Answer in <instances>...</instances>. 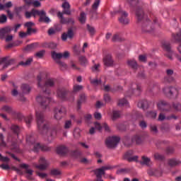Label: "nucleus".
<instances>
[{
	"mask_svg": "<svg viewBox=\"0 0 181 181\" xmlns=\"http://www.w3.org/2000/svg\"><path fill=\"white\" fill-rule=\"evenodd\" d=\"M86 94L84 93L81 94L79 96V99L78 100V102H77L78 110H80V108H81V104H83V103H86Z\"/></svg>",
	"mask_w": 181,
	"mask_h": 181,
	"instance_id": "473e14b6",
	"label": "nucleus"
},
{
	"mask_svg": "<svg viewBox=\"0 0 181 181\" xmlns=\"http://www.w3.org/2000/svg\"><path fill=\"white\" fill-rule=\"evenodd\" d=\"M141 85L136 83H132L130 86V88L126 93V97H131L132 94H135V95H139L141 94Z\"/></svg>",
	"mask_w": 181,
	"mask_h": 181,
	"instance_id": "6e6552de",
	"label": "nucleus"
},
{
	"mask_svg": "<svg viewBox=\"0 0 181 181\" xmlns=\"http://www.w3.org/2000/svg\"><path fill=\"white\" fill-rule=\"evenodd\" d=\"M68 153L69 148H67V147H66L65 146H59L57 148V153H58V155L64 156V155H67Z\"/></svg>",
	"mask_w": 181,
	"mask_h": 181,
	"instance_id": "b1692460",
	"label": "nucleus"
},
{
	"mask_svg": "<svg viewBox=\"0 0 181 181\" xmlns=\"http://www.w3.org/2000/svg\"><path fill=\"white\" fill-rule=\"evenodd\" d=\"M73 127V122H71V120H65L64 124V129L65 131H69Z\"/></svg>",
	"mask_w": 181,
	"mask_h": 181,
	"instance_id": "4c0bfd02",
	"label": "nucleus"
},
{
	"mask_svg": "<svg viewBox=\"0 0 181 181\" xmlns=\"http://www.w3.org/2000/svg\"><path fill=\"white\" fill-rule=\"evenodd\" d=\"M108 167H102L101 168H98L95 170V175H96L97 177H103V175L105 174V170H107Z\"/></svg>",
	"mask_w": 181,
	"mask_h": 181,
	"instance_id": "c756f323",
	"label": "nucleus"
},
{
	"mask_svg": "<svg viewBox=\"0 0 181 181\" xmlns=\"http://www.w3.org/2000/svg\"><path fill=\"white\" fill-rule=\"evenodd\" d=\"M121 117V111L113 110L112 112V119H117Z\"/></svg>",
	"mask_w": 181,
	"mask_h": 181,
	"instance_id": "de8ad7c7",
	"label": "nucleus"
},
{
	"mask_svg": "<svg viewBox=\"0 0 181 181\" xmlns=\"http://www.w3.org/2000/svg\"><path fill=\"white\" fill-rule=\"evenodd\" d=\"M132 155H134V151L132 150L128 151L124 153V159H126V160H129Z\"/></svg>",
	"mask_w": 181,
	"mask_h": 181,
	"instance_id": "a18cd8bd",
	"label": "nucleus"
},
{
	"mask_svg": "<svg viewBox=\"0 0 181 181\" xmlns=\"http://www.w3.org/2000/svg\"><path fill=\"white\" fill-rule=\"evenodd\" d=\"M136 16L139 22H143L141 25V30L144 33H151L153 30L152 27V22L148 19V17L144 13L142 8L138 6L136 10Z\"/></svg>",
	"mask_w": 181,
	"mask_h": 181,
	"instance_id": "f03ea898",
	"label": "nucleus"
},
{
	"mask_svg": "<svg viewBox=\"0 0 181 181\" xmlns=\"http://www.w3.org/2000/svg\"><path fill=\"white\" fill-rule=\"evenodd\" d=\"M137 106L142 110H147L148 107H149V103L146 100H140Z\"/></svg>",
	"mask_w": 181,
	"mask_h": 181,
	"instance_id": "2f4dec72",
	"label": "nucleus"
},
{
	"mask_svg": "<svg viewBox=\"0 0 181 181\" xmlns=\"http://www.w3.org/2000/svg\"><path fill=\"white\" fill-rule=\"evenodd\" d=\"M60 170L57 169H53L51 170V175H53V176H58V175H60Z\"/></svg>",
	"mask_w": 181,
	"mask_h": 181,
	"instance_id": "338daca9",
	"label": "nucleus"
},
{
	"mask_svg": "<svg viewBox=\"0 0 181 181\" xmlns=\"http://www.w3.org/2000/svg\"><path fill=\"white\" fill-rule=\"evenodd\" d=\"M37 46V45H36V43H33V44L28 45L25 47V50H27V52L33 50V49H35V47Z\"/></svg>",
	"mask_w": 181,
	"mask_h": 181,
	"instance_id": "5fc2aeb1",
	"label": "nucleus"
},
{
	"mask_svg": "<svg viewBox=\"0 0 181 181\" xmlns=\"http://www.w3.org/2000/svg\"><path fill=\"white\" fill-rule=\"evenodd\" d=\"M4 139V134H2V133H0V146H6V143Z\"/></svg>",
	"mask_w": 181,
	"mask_h": 181,
	"instance_id": "bf43d9fd",
	"label": "nucleus"
},
{
	"mask_svg": "<svg viewBox=\"0 0 181 181\" xmlns=\"http://www.w3.org/2000/svg\"><path fill=\"white\" fill-rule=\"evenodd\" d=\"M24 26L27 28V30H28V33L30 32V28H33L35 26V23L32 21L27 22L24 24Z\"/></svg>",
	"mask_w": 181,
	"mask_h": 181,
	"instance_id": "8fccbe9b",
	"label": "nucleus"
},
{
	"mask_svg": "<svg viewBox=\"0 0 181 181\" xmlns=\"http://www.w3.org/2000/svg\"><path fill=\"white\" fill-rule=\"evenodd\" d=\"M37 81L39 88H41L45 95L50 94V90H49L48 87H54V84H56V79L53 78H48L45 81V79L42 77V74L37 76Z\"/></svg>",
	"mask_w": 181,
	"mask_h": 181,
	"instance_id": "7ed1b4c3",
	"label": "nucleus"
},
{
	"mask_svg": "<svg viewBox=\"0 0 181 181\" xmlns=\"http://www.w3.org/2000/svg\"><path fill=\"white\" fill-rule=\"evenodd\" d=\"M13 89L11 90V95H13V97H16L18 94H19V92H18V87L15 83H13Z\"/></svg>",
	"mask_w": 181,
	"mask_h": 181,
	"instance_id": "603ef678",
	"label": "nucleus"
},
{
	"mask_svg": "<svg viewBox=\"0 0 181 181\" xmlns=\"http://www.w3.org/2000/svg\"><path fill=\"white\" fill-rule=\"evenodd\" d=\"M63 15H64V13L60 11L57 13V17L59 18V19H60V23H62L64 25H66L67 23H69L70 25H74V18H66L63 16Z\"/></svg>",
	"mask_w": 181,
	"mask_h": 181,
	"instance_id": "f3484780",
	"label": "nucleus"
},
{
	"mask_svg": "<svg viewBox=\"0 0 181 181\" xmlns=\"http://www.w3.org/2000/svg\"><path fill=\"white\" fill-rule=\"evenodd\" d=\"M83 88V86L81 85H75L74 86V93H78V91H81Z\"/></svg>",
	"mask_w": 181,
	"mask_h": 181,
	"instance_id": "4d7b16f0",
	"label": "nucleus"
},
{
	"mask_svg": "<svg viewBox=\"0 0 181 181\" xmlns=\"http://www.w3.org/2000/svg\"><path fill=\"white\" fill-rule=\"evenodd\" d=\"M139 163L141 164L143 166H151V158H148L147 156H141V160L139 161Z\"/></svg>",
	"mask_w": 181,
	"mask_h": 181,
	"instance_id": "c85d7f7f",
	"label": "nucleus"
},
{
	"mask_svg": "<svg viewBox=\"0 0 181 181\" xmlns=\"http://www.w3.org/2000/svg\"><path fill=\"white\" fill-rule=\"evenodd\" d=\"M76 30V26H71L68 29L67 33H64L62 35V39L64 41L67 40V39H73L74 36V32L73 30Z\"/></svg>",
	"mask_w": 181,
	"mask_h": 181,
	"instance_id": "a211bd4d",
	"label": "nucleus"
},
{
	"mask_svg": "<svg viewBox=\"0 0 181 181\" xmlns=\"http://www.w3.org/2000/svg\"><path fill=\"white\" fill-rule=\"evenodd\" d=\"M63 11L62 13L64 15H71V11H70V4L69 2L65 1L62 4Z\"/></svg>",
	"mask_w": 181,
	"mask_h": 181,
	"instance_id": "bb28decb",
	"label": "nucleus"
},
{
	"mask_svg": "<svg viewBox=\"0 0 181 181\" xmlns=\"http://www.w3.org/2000/svg\"><path fill=\"white\" fill-rule=\"evenodd\" d=\"M112 40L113 42H122V38H121V36L119 35V33H116L113 35Z\"/></svg>",
	"mask_w": 181,
	"mask_h": 181,
	"instance_id": "3c124183",
	"label": "nucleus"
},
{
	"mask_svg": "<svg viewBox=\"0 0 181 181\" xmlns=\"http://www.w3.org/2000/svg\"><path fill=\"white\" fill-rule=\"evenodd\" d=\"M39 165H35V168L37 169H40V170H45L47 168V166H49V162L46 160L45 157H41L39 160Z\"/></svg>",
	"mask_w": 181,
	"mask_h": 181,
	"instance_id": "6ab92c4d",
	"label": "nucleus"
},
{
	"mask_svg": "<svg viewBox=\"0 0 181 181\" xmlns=\"http://www.w3.org/2000/svg\"><path fill=\"white\" fill-rule=\"evenodd\" d=\"M14 62V59H9L8 57L0 59V71L1 70H4V69H7V67L11 66Z\"/></svg>",
	"mask_w": 181,
	"mask_h": 181,
	"instance_id": "2eb2a0df",
	"label": "nucleus"
},
{
	"mask_svg": "<svg viewBox=\"0 0 181 181\" xmlns=\"http://www.w3.org/2000/svg\"><path fill=\"white\" fill-rule=\"evenodd\" d=\"M132 141L136 145H141L144 142V137L139 134H136L132 138Z\"/></svg>",
	"mask_w": 181,
	"mask_h": 181,
	"instance_id": "393cba45",
	"label": "nucleus"
},
{
	"mask_svg": "<svg viewBox=\"0 0 181 181\" xmlns=\"http://www.w3.org/2000/svg\"><path fill=\"white\" fill-rule=\"evenodd\" d=\"M90 4H91V0H86L85 5H90ZM98 6H100V0H95L93 4L92 5L91 12L95 13L98 9Z\"/></svg>",
	"mask_w": 181,
	"mask_h": 181,
	"instance_id": "4be33fe9",
	"label": "nucleus"
},
{
	"mask_svg": "<svg viewBox=\"0 0 181 181\" xmlns=\"http://www.w3.org/2000/svg\"><path fill=\"white\" fill-rule=\"evenodd\" d=\"M138 156H132L130 158H129L128 162H138Z\"/></svg>",
	"mask_w": 181,
	"mask_h": 181,
	"instance_id": "774afa93",
	"label": "nucleus"
},
{
	"mask_svg": "<svg viewBox=\"0 0 181 181\" xmlns=\"http://www.w3.org/2000/svg\"><path fill=\"white\" fill-rule=\"evenodd\" d=\"M154 158L156 159V160H164L165 156H163L159 153H154Z\"/></svg>",
	"mask_w": 181,
	"mask_h": 181,
	"instance_id": "09e8293b",
	"label": "nucleus"
},
{
	"mask_svg": "<svg viewBox=\"0 0 181 181\" xmlns=\"http://www.w3.org/2000/svg\"><path fill=\"white\" fill-rule=\"evenodd\" d=\"M33 62V58H28L26 62H23L21 61L19 62V66H29V64H30V63Z\"/></svg>",
	"mask_w": 181,
	"mask_h": 181,
	"instance_id": "c03bdc74",
	"label": "nucleus"
},
{
	"mask_svg": "<svg viewBox=\"0 0 181 181\" xmlns=\"http://www.w3.org/2000/svg\"><path fill=\"white\" fill-rule=\"evenodd\" d=\"M12 32V28L10 26H6L0 29V37H6L9 33Z\"/></svg>",
	"mask_w": 181,
	"mask_h": 181,
	"instance_id": "5701e85b",
	"label": "nucleus"
},
{
	"mask_svg": "<svg viewBox=\"0 0 181 181\" xmlns=\"http://www.w3.org/2000/svg\"><path fill=\"white\" fill-rule=\"evenodd\" d=\"M161 131H163V132H169V131H170V125H169V124H162Z\"/></svg>",
	"mask_w": 181,
	"mask_h": 181,
	"instance_id": "49530a36",
	"label": "nucleus"
},
{
	"mask_svg": "<svg viewBox=\"0 0 181 181\" xmlns=\"http://www.w3.org/2000/svg\"><path fill=\"white\" fill-rule=\"evenodd\" d=\"M127 64L132 67L133 70H137L138 69V64H136V61L132 59L129 60L127 62Z\"/></svg>",
	"mask_w": 181,
	"mask_h": 181,
	"instance_id": "c9c22d12",
	"label": "nucleus"
},
{
	"mask_svg": "<svg viewBox=\"0 0 181 181\" xmlns=\"http://www.w3.org/2000/svg\"><path fill=\"white\" fill-rule=\"evenodd\" d=\"M37 103H40L41 107L42 108H48L49 104L52 102V99L49 96H42L39 95L36 98Z\"/></svg>",
	"mask_w": 181,
	"mask_h": 181,
	"instance_id": "9d476101",
	"label": "nucleus"
},
{
	"mask_svg": "<svg viewBox=\"0 0 181 181\" xmlns=\"http://www.w3.org/2000/svg\"><path fill=\"white\" fill-rule=\"evenodd\" d=\"M21 88L23 94H29L30 93V86L26 83H23Z\"/></svg>",
	"mask_w": 181,
	"mask_h": 181,
	"instance_id": "72a5a7b5",
	"label": "nucleus"
},
{
	"mask_svg": "<svg viewBox=\"0 0 181 181\" xmlns=\"http://www.w3.org/2000/svg\"><path fill=\"white\" fill-rule=\"evenodd\" d=\"M2 110L3 111H6V112H8V114H11V115H13V113L15 112L13 109H12L11 106H8V105L4 106Z\"/></svg>",
	"mask_w": 181,
	"mask_h": 181,
	"instance_id": "a19ab883",
	"label": "nucleus"
},
{
	"mask_svg": "<svg viewBox=\"0 0 181 181\" xmlns=\"http://www.w3.org/2000/svg\"><path fill=\"white\" fill-rule=\"evenodd\" d=\"M90 83L93 86H100V85H101V79H93L90 81Z\"/></svg>",
	"mask_w": 181,
	"mask_h": 181,
	"instance_id": "e2e57ef3",
	"label": "nucleus"
},
{
	"mask_svg": "<svg viewBox=\"0 0 181 181\" xmlns=\"http://www.w3.org/2000/svg\"><path fill=\"white\" fill-rule=\"evenodd\" d=\"M13 116L16 119H18V121H22V119H24L27 127L29 128L30 127V124H32V121H33V116L30 115L27 117H23V115L21 112H14L13 114Z\"/></svg>",
	"mask_w": 181,
	"mask_h": 181,
	"instance_id": "0eeeda50",
	"label": "nucleus"
},
{
	"mask_svg": "<svg viewBox=\"0 0 181 181\" xmlns=\"http://www.w3.org/2000/svg\"><path fill=\"white\" fill-rule=\"evenodd\" d=\"M181 162L180 160L176 159V158H170L168 160V164L171 168H174V166H177L178 165H180Z\"/></svg>",
	"mask_w": 181,
	"mask_h": 181,
	"instance_id": "7c9ffc66",
	"label": "nucleus"
},
{
	"mask_svg": "<svg viewBox=\"0 0 181 181\" xmlns=\"http://www.w3.org/2000/svg\"><path fill=\"white\" fill-rule=\"evenodd\" d=\"M163 93L167 97H170V98H177V95H179V89L172 86L165 87L163 88Z\"/></svg>",
	"mask_w": 181,
	"mask_h": 181,
	"instance_id": "423d86ee",
	"label": "nucleus"
},
{
	"mask_svg": "<svg viewBox=\"0 0 181 181\" xmlns=\"http://www.w3.org/2000/svg\"><path fill=\"white\" fill-rule=\"evenodd\" d=\"M177 119V117L176 116H175L174 115L166 117L165 115V114L160 113L159 115H158V121H165V119L170 120V119Z\"/></svg>",
	"mask_w": 181,
	"mask_h": 181,
	"instance_id": "a878e982",
	"label": "nucleus"
},
{
	"mask_svg": "<svg viewBox=\"0 0 181 181\" xmlns=\"http://www.w3.org/2000/svg\"><path fill=\"white\" fill-rule=\"evenodd\" d=\"M162 47L163 50H165L167 53L165 54L166 57L170 60H173V51H172V48L170 47V43L168 42L164 41L162 42Z\"/></svg>",
	"mask_w": 181,
	"mask_h": 181,
	"instance_id": "9b49d317",
	"label": "nucleus"
},
{
	"mask_svg": "<svg viewBox=\"0 0 181 181\" xmlns=\"http://www.w3.org/2000/svg\"><path fill=\"white\" fill-rule=\"evenodd\" d=\"M119 22L122 25H128L129 23V19H128V13L123 10H119Z\"/></svg>",
	"mask_w": 181,
	"mask_h": 181,
	"instance_id": "dca6fc26",
	"label": "nucleus"
},
{
	"mask_svg": "<svg viewBox=\"0 0 181 181\" xmlns=\"http://www.w3.org/2000/svg\"><path fill=\"white\" fill-rule=\"evenodd\" d=\"M147 115L151 118H156V115H158V113L156 112V111H149L147 112Z\"/></svg>",
	"mask_w": 181,
	"mask_h": 181,
	"instance_id": "052dcab7",
	"label": "nucleus"
},
{
	"mask_svg": "<svg viewBox=\"0 0 181 181\" xmlns=\"http://www.w3.org/2000/svg\"><path fill=\"white\" fill-rule=\"evenodd\" d=\"M45 50L39 51L38 52L35 54V57H37L38 59H42V57L45 56Z\"/></svg>",
	"mask_w": 181,
	"mask_h": 181,
	"instance_id": "13d9d810",
	"label": "nucleus"
},
{
	"mask_svg": "<svg viewBox=\"0 0 181 181\" xmlns=\"http://www.w3.org/2000/svg\"><path fill=\"white\" fill-rule=\"evenodd\" d=\"M43 12H40L39 10H36L35 8H33L30 11H25V17L26 19H30L32 16H34L35 18L36 16H38V15H42Z\"/></svg>",
	"mask_w": 181,
	"mask_h": 181,
	"instance_id": "aec40b11",
	"label": "nucleus"
},
{
	"mask_svg": "<svg viewBox=\"0 0 181 181\" xmlns=\"http://www.w3.org/2000/svg\"><path fill=\"white\" fill-rule=\"evenodd\" d=\"M35 117L38 132L42 135H47L48 142L53 141V138L62 131V124L57 123L53 128L50 129L49 128V122L46 120L45 114L42 112L36 111Z\"/></svg>",
	"mask_w": 181,
	"mask_h": 181,
	"instance_id": "f257e3e1",
	"label": "nucleus"
},
{
	"mask_svg": "<svg viewBox=\"0 0 181 181\" xmlns=\"http://www.w3.org/2000/svg\"><path fill=\"white\" fill-rule=\"evenodd\" d=\"M71 155L74 158H80L81 156V153L77 150L71 152Z\"/></svg>",
	"mask_w": 181,
	"mask_h": 181,
	"instance_id": "680f3d73",
	"label": "nucleus"
},
{
	"mask_svg": "<svg viewBox=\"0 0 181 181\" xmlns=\"http://www.w3.org/2000/svg\"><path fill=\"white\" fill-rule=\"evenodd\" d=\"M150 131L153 135H156L159 131L158 130V127L156 124H151L150 126Z\"/></svg>",
	"mask_w": 181,
	"mask_h": 181,
	"instance_id": "37998d69",
	"label": "nucleus"
},
{
	"mask_svg": "<svg viewBox=\"0 0 181 181\" xmlns=\"http://www.w3.org/2000/svg\"><path fill=\"white\" fill-rule=\"evenodd\" d=\"M51 56L54 60H60V59L63 58L62 53H57L54 51L51 52Z\"/></svg>",
	"mask_w": 181,
	"mask_h": 181,
	"instance_id": "f704fd0d",
	"label": "nucleus"
},
{
	"mask_svg": "<svg viewBox=\"0 0 181 181\" xmlns=\"http://www.w3.org/2000/svg\"><path fill=\"white\" fill-rule=\"evenodd\" d=\"M79 62L81 66H87V64H88V60H87V58L84 56L79 57Z\"/></svg>",
	"mask_w": 181,
	"mask_h": 181,
	"instance_id": "79ce46f5",
	"label": "nucleus"
},
{
	"mask_svg": "<svg viewBox=\"0 0 181 181\" xmlns=\"http://www.w3.org/2000/svg\"><path fill=\"white\" fill-rule=\"evenodd\" d=\"M66 107L61 106L59 107H56L54 110V117L55 119L57 120H60L62 119V118H63V116L64 115V114H66Z\"/></svg>",
	"mask_w": 181,
	"mask_h": 181,
	"instance_id": "f8f14e48",
	"label": "nucleus"
},
{
	"mask_svg": "<svg viewBox=\"0 0 181 181\" xmlns=\"http://www.w3.org/2000/svg\"><path fill=\"white\" fill-rule=\"evenodd\" d=\"M22 11H23V6H19L15 8V13L17 16H21V13H22Z\"/></svg>",
	"mask_w": 181,
	"mask_h": 181,
	"instance_id": "6e6d98bb",
	"label": "nucleus"
},
{
	"mask_svg": "<svg viewBox=\"0 0 181 181\" xmlns=\"http://www.w3.org/2000/svg\"><path fill=\"white\" fill-rule=\"evenodd\" d=\"M86 19H87V14H86V13H84V11H82L78 18L79 22L81 23H86Z\"/></svg>",
	"mask_w": 181,
	"mask_h": 181,
	"instance_id": "58836bf2",
	"label": "nucleus"
},
{
	"mask_svg": "<svg viewBox=\"0 0 181 181\" xmlns=\"http://www.w3.org/2000/svg\"><path fill=\"white\" fill-rule=\"evenodd\" d=\"M103 62L105 67H112L114 66V58L111 54H105L103 56Z\"/></svg>",
	"mask_w": 181,
	"mask_h": 181,
	"instance_id": "4468645a",
	"label": "nucleus"
},
{
	"mask_svg": "<svg viewBox=\"0 0 181 181\" xmlns=\"http://www.w3.org/2000/svg\"><path fill=\"white\" fill-rule=\"evenodd\" d=\"M139 127H141L142 129H145V128L148 127V124H146V122L141 120L139 122Z\"/></svg>",
	"mask_w": 181,
	"mask_h": 181,
	"instance_id": "0e129e2a",
	"label": "nucleus"
},
{
	"mask_svg": "<svg viewBox=\"0 0 181 181\" xmlns=\"http://www.w3.org/2000/svg\"><path fill=\"white\" fill-rule=\"evenodd\" d=\"M164 81H166L167 83H172L175 81V78H173L172 75H167L166 76H165Z\"/></svg>",
	"mask_w": 181,
	"mask_h": 181,
	"instance_id": "864d4df0",
	"label": "nucleus"
},
{
	"mask_svg": "<svg viewBox=\"0 0 181 181\" xmlns=\"http://www.w3.org/2000/svg\"><path fill=\"white\" fill-rule=\"evenodd\" d=\"M69 94H70V90L64 87H59L57 91V95L62 101H67Z\"/></svg>",
	"mask_w": 181,
	"mask_h": 181,
	"instance_id": "1a4fd4ad",
	"label": "nucleus"
},
{
	"mask_svg": "<svg viewBox=\"0 0 181 181\" xmlns=\"http://www.w3.org/2000/svg\"><path fill=\"white\" fill-rule=\"evenodd\" d=\"M21 168L23 169H25V173L27 174L26 177L28 180H33V177H32V175H33V171L30 169H29V165L28 164H21Z\"/></svg>",
	"mask_w": 181,
	"mask_h": 181,
	"instance_id": "412c9836",
	"label": "nucleus"
},
{
	"mask_svg": "<svg viewBox=\"0 0 181 181\" xmlns=\"http://www.w3.org/2000/svg\"><path fill=\"white\" fill-rule=\"evenodd\" d=\"M26 141L28 145H31V146L33 147L32 151L33 152H39L40 151H50V147L45 145H41L40 143H36V140H35V137H33V135H28L26 138Z\"/></svg>",
	"mask_w": 181,
	"mask_h": 181,
	"instance_id": "39448f33",
	"label": "nucleus"
},
{
	"mask_svg": "<svg viewBox=\"0 0 181 181\" xmlns=\"http://www.w3.org/2000/svg\"><path fill=\"white\" fill-rule=\"evenodd\" d=\"M117 105H119V107H129V103L127 99L123 98L119 100Z\"/></svg>",
	"mask_w": 181,
	"mask_h": 181,
	"instance_id": "e433bc0d",
	"label": "nucleus"
},
{
	"mask_svg": "<svg viewBox=\"0 0 181 181\" xmlns=\"http://www.w3.org/2000/svg\"><path fill=\"white\" fill-rule=\"evenodd\" d=\"M157 108L162 112H169V111H172L173 110L179 111V110H181V105L175 103L170 105L165 100H160L157 103Z\"/></svg>",
	"mask_w": 181,
	"mask_h": 181,
	"instance_id": "20e7f679",
	"label": "nucleus"
},
{
	"mask_svg": "<svg viewBox=\"0 0 181 181\" xmlns=\"http://www.w3.org/2000/svg\"><path fill=\"white\" fill-rule=\"evenodd\" d=\"M74 138H80V129H75L74 131Z\"/></svg>",
	"mask_w": 181,
	"mask_h": 181,
	"instance_id": "69168bd1",
	"label": "nucleus"
},
{
	"mask_svg": "<svg viewBox=\"0 0 181 181\" xmlns=\"http://www.w3.org/2000/svg\"><path fill=\"white\" fill-rule=\"evenodd\" d=\"M40 12H42L43 13L38 15V16H40L39 22H45V23H50V18L46 16V12L43 10L40 11Z\"/></svg>",
	"mask_w": 181,
	"mask_h": 181,
	"instance_id": "cd10ccee",
	"label": "nucleus"
},
{
	"mask_svg": "<svg viewBox=\"0 0 181 181\" xmlns=\"http://www.w3.org/2000/svg\"><path fill=\"white\" fill-rule=\"evenodd\" d=\"M10 129L13 131L14 134L18 135L19 134V131H21V127L16 124H11Z\"/></svg>",
	"mask_w": 181,
	"mask_h": 181,
	"instance_id": "ea45409f",
	"label": "nucleus"
},
{
	"mask_svg": "<svg viewBox=\"0 0 181 181\" xmlns=\"http://www.w3.org/2000/svg\"><path fill=\"white\" fill-rule=\"evenodd\" d=\"M119 142V137L118 136H112L106 139L105 144L107 148H115L118 143Z\"/></svg>",
	"mask_w": 181,
	"mask_h": 181,
	"instance_id": "ddd939ff",
	"label": "nucleus"
}]
</instances>
